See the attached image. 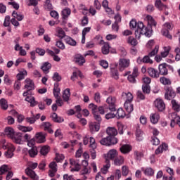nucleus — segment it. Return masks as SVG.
I'll list each match as a JSON object with an SVG mask.
<instances>
[{"label":"nucleus","instance_id":"f257e3e1","mask_svg":"<svg viewBox=\"0 0 180 180\" xmlns=\"http://www.w3.org/2000/svg\"><path fill=\"white\" fill-rule=\"evenodd\" d=\"M129 27L131 29H136V27H137L135 31L136 39H140L141 34L146 37H151V36H153V29H151V27H148L144 26L143 22H139L137 23L136 20H131L129 22Z\"/></svg>","mask_w":180,"mask_h":180},{"label":"nucleus","instance_id":"f03ea898","mask_svg":"<svg viewBox=\"0 0 180 180\" xmlns=\"http://www.w3.org/2000/svg\"><path fill=\"white\" fill-rule=\"evenodd\" d=\"M106 133L108 136L106 138H103L100 141V143L102 146H106L109 147L113 144L112 140H113V127H108L106 130Z\"/></svg>","mask_w":180,"mask_h":180},{"label":"nucleus","instance_id":"7ed1b4c3","mask_svg":"<svg viewBox=\"0 0 180 180\" xmlns=\"http://www.w3.org/2000/svg\"><path fill=\"white\" fill-rule=\"evenodd\" d=\"M110 160H113V149L109 150V152L105 155V165L101 168L102 174H107L108 169L110 168Z\"/></svg>","mask_w":180,"mask_h":180},{"label":"nucleus","instance_id":"20e7f679","mask_svg":"<svg viewBox=\"0 0 180 180\" xmlns=\"http://www.w3.org/2000/svg\"><path fill=\"white\" fill-rule=\"evenodd\" d=\"M115 67H118L119 71H124L126 68L130 67V59L127 58H120L118 63H115Z\"/></svg>","mask_w":180,"mask_h":180},{"label":"nucleus","instance_id":"39448f33","mask_svg":"<svg viewBox=\"0 0 180 180\" xmlns=\"http://www.w3.org/2000/svg\"><path fill=\"white\" fill-rule=\"evenodd\" d=\"M172 27H174V25L166 22L163 25V28L162 30V34L165 36L167 39H172V36L169 34V30H172Z\"/></svg>","mask_w":180,"mask_h":180},{"label":"nucleus","instance_id":"423d86ee","mask_svg":"<svg viewBox=\"0 0 180 180\" xmlns=\"http://www.w3.org/2000/svg\"><path fill=\"white\" fill-rule=\"evenodd\" d=\"M113 158H114V164L120 167V165H122L124 162V158L122 155H117V151L116 150H113Z\"/></svg>","mask_w":180,"mask_h":180},{"label":"nucleus","instance_id":"0eeeda50","mask_svg":"<svg viewBox=\"0 0 180 180\" xmlns=\"http://www.w3.org/2000/svg\"><path fill=\"white\" fill-rule=\"evenodd\" d=\"M165 98L167 101H171V99H174V98L176 96L175 91H174L171 87H165Z\"/></svg>","mask_w":180,"mask_h":180},{"label":"nucleus","instance_id":"6e6552de","mask_svg":"<svg viewBox=\"0 0 180 180\" xmlns=\"http://www.w3.org/2000/svg\"><path fill=\"white\" fill-rule=\"evenodd\" d=\"M155 106L160 112L165 110V103L161 98H157L155 102Z\"/></svg>","mask_w":180,"mask_h":180},{"label":"nucleus","instance_id":"1a4fd4ad","mask_svg":"<svg viewBox=\"0 0 180 180\" xmlns=\"http://www.w3.org/2000/svg\"><path fill=\"white\" fill-rule=\"evenodd\" d=\"M25 86L24 88L27 91H34V82L30 79V78H27L25 80Z\"/></svg>","mask_w":180,"mask_h":180},{"label":"nucleus","instance_id":"9d476101","mask_svg":"<svg viewBox=\"0 0 180 180\" xmlns=\"http://www.w3.org/2000/svg\"><path fill=\"white\" fill-rule=\"evenodd\" d=\"M49 168L51 169V170H49V176L53 178L56 172H57V163L56 162H51L49 164Z\"/></svg>","mask_w":180,"mask_h":180},{"label":"nucleus","instance_id":"9b49d317","mask_svg":"<svg viewBox=\"0 0 180 180\" xmlns=\"http://www.w3.org/2000/svg\"><path fill=\"white\" fill-rule=\"evenodd\" d=\"M25 174L31 177V179L32 180H39V176H37V174H36V172H34V171H33V169H30V167H27L25 169Z\"/></svg>","mask_w":180,"mask_h":180},{"label":"nucleus","instance_id":"f8f14e48","mask_svg":"<svg viewBox=\"0 0 180 180\" xmlns=\"http://www.w3.org/2000/svg\"><path fill=\"white\" fill-rule=\"evenodd\" d=\"M36 143H41L46 142V135L43 132H38L35 135Z\"/></svg>","mask_w":180,"mask_h":180},{"label":"nucleus","instance_id":"ddd939ff","mask_svg":"<svg viewBox=\"0 0 180 180\" xmlns=\"http://www.w3.org/2000/svg\"><path fill=\"white\" fill-rule=\"evenodd\" d=\"M147 72L152 78H158L160 77L158 70L154 69L153 68H148Z\"/></svg>","mask_w":180,"mask_h":180},{"label":"nucleus","instance_id":"4468645a","mask_svg":"<svg viewBox=\"0 0 180 180\" xmlns=\"http://www.w3.org/2000/svg\"><path fill=\"white\" fill-rule=\"evenodd\" d=\"M41 70H42L44 74H49L50 72V70H51V63L44 62L41 66Z\"/></svg>","mask_w":180,"mask_h":180},{"label":"nucleus","instance_id":"2eb2a0df","mask_svg":"<svg viewBox=\"0 0 180 180\" xmlns=\"http://www.w3.org/2000/svg\"><path fill=\"white\" fill-rule=\"evenodd\" d=\"M89 129L91 133H95V131H98V130H100L101 124L96 122H90Z\"/></svg>","mask_w":180,"mask_h":180},{"label":"nucleus","instance_id":"dca6fc26","mask_svg":"<svg viewBox=\"0 0 180 180\" xmlns=\"http://www.w3.org/2000/svg\"><path fill=\"white\" fill-rule=\"evenodd\" d=\"M41 127H43L44 130L45 131H48L50 134H53V133H54V131L51 129V124L49 122H43Z\"/></svg>","mask_w":180,"mask_h":180},{"label":"nucleus","instance_id":"f3484780","mask_svg":"<svg viewBox=\"0 0 180 180\" xmlns=\"http://www.w3.org/2000/svg\"><path fill=\"white\" fill-rule=\"evenodd\" d=\"M15 129L11 127H7L5 128L4 130V134L5 136H7V137H9L10 139H12L15 136Z\"/></svg>","mask_w":180,"mask_h":180},{"label":"nucleus","instance_id":"a211bd4d","mask_svg":"<svg viewBox=\"0 0 180 180\" xmlns=\"http://www.w3.org/2000/svg\"><path fill=\"white\" fill-rule=\"evenodd\" d=\"M115 24H114V30L119 32V23L122 22V15L117 14L114 17Z\"/></svg>","mask_w":180,"mask_h":180},{"label":"nucleus","instance_id":"6ab92c4d","mask_svg":"<svg viewBox=\"0 0 180 180\" xmlns=\"http://www.w3.org/2000/svg\"><path fill=\"white\" fill-rule=\"evenodd\" d=\"M167 150H168V145L167 143H162L155 150V154H162V153L167 151Z\"/></svg>","mask_w":180,"mask_h":180},{"label":"nucleus","instance_id":"aec40b11","mask_svg":"<svg viewBox=\"0 0 180 180\" xmlns=\"http://www.w3.org/2000/svg\"><path fill=\"white\" fill-rule=\"evenodd\" d=\"M115 116L117 119H124L126 117V112L123 108H118L116 113L114 114V117Z\"/></svg>","mask_w":180,"mask_h":180},{"label":"nucleus","instance_id":"412c9836","mask_svg":"<svg viewBox=\"0 0 180 180\" xmlns=\"http://www.w3.org/2000/svg\"><path fill=\"white\" fill-rule=\"evenodd\" d=\"M75 62L79 65H84L85 64V58L82 55H76L75 56Z\"/></svg>","mask_w":180,"mask_h":180},{"label":"nucleus","instance_id":"4be33fe9","mask_svg":"<svg viewBox=\"0 0 180 180\" xmlns=\"http://www.w3.org/2000/svg\"><path fill=\"white\" fill-rule=\"evenodd\" d=\"M11 140H13V141L16 144H20V143H22V134L19 132L14 134Z\"/></svg>","mask_w":180,"mask_h":180},{"label":"nucleus","instance_id":"5701e85b","mask_svg":"<svg viewBox=\"0 0 180 180\" xmlns=\"http://www.w3.org/2000/svg\"><path fill=\"white\" fill-rule=\"evenodd\" d=\"M150 119L151 123L155 124L156 123H158V120H160V114H158V112L151 113Z\"/></svg>","mask_w":180,"mask_h":180},{"label":"nucleus","instance_id":"b1692460","mask_svg":"<svg viewBox=\"0 0 180 180\" xmlns=\"http://www.w3.org/2000/svg\"><path fill=\"white\" fill-rule=\"evenodd\" d=\"M168 75V69L165 64H161L159 65V75Z\"/></svg>","mask_w":180,"mask_h":180},{"label":"nucleus","instance_id":"393cba45","mask_svg":"<svg viewBox=\"0 0 180 180\" xmlns=\"http://www.w3.org/2000/svg\"><path fill=\"white\" fill-rule=\"evenodd\" d=\"M141 169L143 171L144 174L147 175L148 176H153V175H154V169H153L151 167H147L146 169L144 167H141Z\"/></svg>","mask_w":180,"mask_h":180},{"label":"nucleus","instance_id":"a878e982","mask_svg":"<svg viewBox=\"0 0 180 180\" xmlns=\"http://www.w3.org/2000/svg\"><path fill=\"white\" fill-rule=\"evenodd\" d=\"M51 117H52V120H53V122H55L56 123H63V122H64V118L58 117V115L56 112H53L51 115Z\"/></svg>","mask_w":180,"mask_h":180},{"label":"nucleus","instance_id":"bb28decb","mask_svg":"<svg viewBox=\"0 0 180 180\" xmlns=\"http://www.w3.org/2000/svg\"><path fill=\"white\" fill-rule=\"evenodd\" d=\"M39 153V151L37 150V147L33 146L28 150V154L31 158H34L36 155Z\"/></svg>","mask_w":180,"mask_h":180},{"label":"nucleus","instance_id":"cd10ccee","mask_svg":"<svg viewBox=\"0 0 180 180\" xmlns=\"http://www.w3.org/2000/svg\"><path fill=\"white\" fill-rule=\"evenodd\" d=\"M70 96H71V91H70V89L68 88L63 91V101H65V102H68V101H70Z\"/></svg>","mask_w":180,"mask_h":180},{"label":"nucleus","instance_id":"c85d7f7f","mask_svg":"<svg viewBox=\"0 0 180 180\" xmlns=\"http://www.w3.org/2000/svg\"><path fill=\"white\" fill-rule=\"evenodd\" d=\"M58 85H59L58 83H55L54 87L53 89V96H55L56 98H60V91H61V89H60V88L58 87Z\"/></svg>","mask_w":180,"mask_h":180},{"label":"nucleus","instance_id":"c756f323","mask_svg":"<svg viewBox=\"0 0 180 180\" xmlns=\"http://www.w3.org/2000/svg\"><path fill=\"white\" fill-rule=\"evenodd\" d=\"M120 150L123 154H127V153L131 151V146L130 145H123Z\"/></svg>","mask_w":180,"mask_h":180},{"label":"nucleus","instance_id":"7c9ffc66","mask_svg":"<svg viewBox=\"0 0 180 180\" xmlns=\"http://www.w3.org/2000/svg\"><path fill=\"white\" fill-rule=\"evenodd\" d=\"M127 41L128 44H130V46H132L133 47H135V46H137L139 44V42H137V39L134 38L132 36H130L127 38Z\"/></svg>","mask_w":180,"mask_h":180},{"label":"nucleus","instance_id":"2f4dec72","mask_svg":"<svg viewBox=\"0 0 180 180\" xmlns=\"http://www.w3.org/2000/svg\"><path fill=\"white\" fill-rule=\"evenodd\" d=\"M65 41L67 44H69L70 46H77V41L71 38V37H65Z\"/></svg>","mask_w":180,"mask_h":180},{"label":"nucleus","instance_id":"473e14b6","mask_svg":"<svg viewBox=\"0 0 180 180\" xmlns=\"http://www.w3.org/2000/svg\"><path fill=\"white\" fill-rule=\"evenodd\" d=\"M13 151H15V146L8 148V150L5 153L6 158H12L13 157Z\"/></svg>","mask_w":180,"mask_h":180},{"label":"nucleus","instance_id":"72a5a7b5","mask_svg":"<svg viewBox=\"0 0 180 180\" xmlns=\"http://www.w3.org/2000/svg\"><path fill=\"white\" fill-rule=\"evenodd\" d=\"M26 102H29L30 103V106H36L37 105V103H36V100L34 99V97L33 96H27L25 99Z\"/></svg>","mask_w":180,"mask_h":180},{"label":"nucleus","instance_id":"f704fd0d","mask_svg":"<svg viewBox=\"0 0 180 180\" xmlns=\"http://www.w3.org/2000/svg\"><path fill=\"white\" fill-rule=\"evenodd\" d=\"M124 106L127 112V113H131L133 112L134 108H133V104L130 102H125L124 104Z\"/></svg>","mask_w":180,"mask_h":180},{"label":"nucleus","instance_id":"c9c22d12","mask_svg":"<svg viewBox=\"0 0 180 180\" xmlns=\"http://www.w3.org/2000/svg\"><path fill=\"white\" fill-rule=\"evenodd\" d=\"M122 96L123 98H127L125 102H129L131 103L133 101V94L131 93L128 92V93H122Z\"/></svg>","mask_w":180,"mask_h":180},{"label":"nucleus","instance_id":"e433bc0d","mask_svg":"<svg viewBox=\"0 0 180 180\" xmlns=\"http://www.w3.org/2000/svg\"><path fill=\"white\" fill-rule=\"evenodd\" d=\"M71 15V9L66 8L62 11V16L63 19H67Z\"/></svg>","mask_w":180,"mask_h":180},{"label":"nucleus","instance_id":"4c0bfd02","mask_svg":"<svg viewBox=\"0 0 180 180\" xmlns=\"http://www.w3.org/2000/svg\"><path fill=\"white\" fill-rule=\"evenodd\" d=\"M49 151H50V147L47 146H44L41 148L40 154L41 155H47Z\"/></svg>","mask_w":180,"mask_h":180},{"label":"nucleus","instance_id":"58836bf2","mask_svg":"<svg viewBox=\"0 0 180 180\" xmlns=\"http://www.w3.org/2000/svg\"><path fill=\"white\" fill-rule=\"evenodd\" d=\"M12 16H13L14 18L17 19L19 22H21V20H23L25 16L22 14H18V12L13 11L12 13Z\"/></svg>","mask_w":180,"mask_h":180},{"label":"nucleus","instance_id":"ea45409f","mask_svg":"<svg viewBox=\"0 0 180 180\" xmlns=\"http://www.w3.org/2000/svg\"><path fill=\"white\" fill-rule=\"evenodd\" d=\"M0 106L3 110H6L8 109V101L5 98H1L0 100Z\"/></svg>","mask_w":180,"mask_h":180},{"label":"nucleus","instance_id":"a19ab883","mask_svg":"<svg viewBox=\"0 0 180 180\" xmlns=\"http://www.w3.org/2000/svg\"><path fill=\"white\" fill-rule=\"evenodd\" d=\"M155 6H156L159 11H162V9L166 7V6L162 4L161 0H156L155 2Z\"/></svg>","mask_w":180,"mask_h":180},{"label":"nucleus","instance_id":"79ce46f5","mask_svg":"<svg viewBox=\"0 0 180 180\" xmlns=\"http://www.w3.org/2000/svg\"><path fill=\"white\" fill-rule=\"evenodd\" d=\"M143 135H144V133H143L141 129H136V140L138 141H142L143 139Z\"/></svg>","mask_w":180,"mask_h":180},{"label":"nucleus","instance_id":"37998d69","mask_svg":"<svg viewBox=\"0 0 180 180\" xmlns=\"http://www.w3.org/2000/svg\"><path fill=\"white\" fill-rule=\"evenodd\" d=\"M8 166L6 165H4L0 167V180H2V175H4L5 172H8Z\"/></svg>","mask_w":180,"mask_h":180},{"label":"nucleus","instance_id":"c03bdc74","mask_svg":"<svg viewBox=\"0 0 180 180\" xmlns=\"http://www.w3.org/2000/svg\"><path fill=\"white\" fill-rule=\"evenodd\" d=\"M110 49V46H109V44H105V45L103 46L102 47V53L103 54H109V50Z\"/></svg>","mask_w":180,"mask_h":180},{"label":"nucleus","instance_id":"a18cd8bd","mask_svg":"<svg viewBox=\"0 0 180 180\" xmlns=\"http://www.w3.org/2000/svg\"><path fill=\"white\" fill-rule=\"evenodd\" d=\"M160 82L163 85H171V80H169V79L166 78L165 77H160Z\"/></svg>","mask_w":180,"mask_h":180},{"label":"nucleus","instance_id":"49530a36","mask_svg":"<svg viewBox=\"0 0 180 180\" xmlns=\"http://www.w3.org/2000/svg\"><path fill=\"white\" fill-rule=\"evenodd\" d=\"M70 162L72 165L75 166V171H79L81 166L79 165V164H78V162H77V161H75L74 159H70Z\"/></svg>","mask_w":180,"mask_h":180},{"label":"nucleus","instance_id":"de8ad7c7","mask_svg":"<svg viewBox=\"0 0 180 180\" xmlns=\"http://www.w3.org/2000/svg\"><path fill=\"white\" fill-rule=\"evenodd\" d=\"M98 105L94 104V103H90L89 105V109H91V112L94 114L95 113H98Z\"/></svg>","mask_w":180,"mask_h":180},{"label":"nucleus","instance_id":"09e8293b","mask_svg":"<svg viewBox=\"0 0 180 180\" xmlns=\"http://www.w3.org/2000/svg\"><path fill=\"white\" fill-rule=\"evenodd\" d=\"M11 16L6 15L5 17L4 22L3 24L4 27H8V26H11Z\"/></svg>","mask_w":180,"mask_h":180},{"label":"nucleus","instance_id":"8fccbe9b","mask_svg":"<svg viewBox=\"0 0 180 180\" xmlns=\"http://www.w3.org/2000/svg\"><path fill=\"white\" fill-rule=\"evenodd\" d=\"M19 130H20V131H23L24 133H26L27 131H32V130H33V127L20 126L19 127Z\"/></svg>","mask_w":180,"mask_h":180},{"label":"nucleus","instance_id":"3c124183","mask_svg":"<svg viewBox=\"0 0 180 180\" xmlns=\"http://www.w3.org/2000/svg\"><path fill=\"white\" fill-rule=\"evenodd\" d=\"M107 103L109 105L110 110H113V97L110 96L106 100Z\"/></svg>","mask_w":180,"mask_h":180},{"label":"nucleus","instance_id":"603ef678","mask_svg":"<svg viewBox=\"0 0 180 180\" xmlns=\"http://www.w3.org/2000/svg\"><path fill=\"white\" fill-rule=\"evenodd\" d=\"M65 37H67V35H65V32H64V30H63V29L58 30V37L59 39H64V40H65Z\"/></svg>","mask_w":180,"mask_h":180},{"label":"nucleus","instance_id":"864d4df0","mask_svg":"<svg viewBox=\"0 0 180 180\" xmlns=\"http://www.w3.org/2000/svg\"><path fill=\"white\" fill-rule=\"evenodd\" d=\"M45 9H47V11H53V4H51V1H50V0L46 1Z\"/></svg>","mask_w":180,"mask_h":180},{"label":"nucleus","instance_id":"5fc2aeb1","mask_svg":"<svg viewBox=\"0 0 180 180\" xmlns=\"http://www.w3.org/2000/svg\"><path fill=\"white\" fill-rule=\"evenodd\" d=\"M172 108L174 110H176V112H179V105H178V103H176V101L172 100Z\"/></svg>","mask_w":180,"mask_h":180},{"label":"nucleus","instance_id":"6e6d98bb","mask_svg":"<svg viewBox=\"0 0 180 180\" xmlns=\"http://www.w3.org/2000/svg\"><path fill=\"white\" fill-rule=\"evenodd\" d=\"M150 56H145L143 58V63H146V64H153V60H151L150 58Z\"/></svg>","mask_w":180,"mask_h":180},{"label":"nucleus","instance_id":"4d7b16f0","mask_svg":"<svg viewBox=\"0 0 180 180\" xmlns=\"http://www.w3.org/2000/svg\"><path fill=\"white\" fill-rule=\"evenodd\" d=\"M160 47L158 46V45H156L155 46V49L149 53L148 56L149 57H154V56H155V54H157L158 53V50H159Z\"/></svg>","mask_w":180,"mask_h":180},{"label":"nucleus","instance_id":"13d9d810","mask_svg":"<svg viewBox=\"0 0 180 180\" xmlns=\"http://www.w3.org/2000/svg\"><path fill=\"white\" fill-rule=\"evenodd\" d=\"M53 80L55 81L57 84L61 81V77L58 74V72H55L53 76Z\"/></svg>","mask_w":180,"mask_h":180},{"label":"nucleus","instance_id":"bf43d9fd","mask_svg":"<svg viewBox=\"0 0 180 180\" xmlns=\"http://www.w3.org/2000/svg\"><path fill=\"white\" fill-rule=\"evenodd\" d=\"M25 75H27V72L25 70V72H20L17 75L18 81H22V79H25Z\"/></svg>","mask_w":180,"mask_h":180},{"label":"nucleus","instance_id":"052dcab7","mask_svg":"<svg viewBox=\"0 0 180 180\" xmlns=\"http://www.w3.org/2000/svg\"><path fill=\"white\" fill-rule=\"evenodd\" d=\"M148 24L150 25V26H154L155 27V26H157V22H155V20H154V18H153V17L148 16Z\"/></svg>","mask_w":180,"mask_h":180},{"label":"nucleus","instance_id":"680f3d73","mask_svg":"<svg viewBox=\"0 0 180 180\" xmlns=\"http://www.w3.org/2000/svg\"><path fill=\"white\" fill-rule=\"evenodd\" d=\"M122 172L123 176H127L129 175V167L127 166H122Z\"/></svg>","mask_w":180,"mask_h":180},{"label":"nucleus","instance_id":"e2e57ef3","mask_svg":"<svg viewBox=\"0 0 180 180\" xmlns=\"http://www.w3.org/2000/svg\"><path fill=\"white\" fill-rule=\"evenodd\" d=\"M90 147L91 148H92L93 150H95L96 148V143L95 141V139H94V137H90Z\"/></svg>","mask_w":180,"mask_h":180},{"label":"nucleus","instance_id":"0e129e2a","mask_svg":"<svg viewBox=\"0 0 180 180\" xmlns=\"http://www.w3.org/2000/svg\"><path fill=\"white\" fill-rule=\"evenodd\" d=\"M117 127L118 129L120 134H123V129H124V126H123V124H122L121 122H117Z\"/></svg>","mask_w":180,"mask_h":180},{"label":"nucleus","instance_id":"69168bd1","mask_svg":"<svg viewBox=\"0 0 180 180\" xmlns=\"http://www.w3.org/2000/svg\"><path fill=\"white\" fill-rule=\"evenodd\" d=\"M151 143L153 146H158L160 144V139L157 136H152Z\"/></svg>","mask_w":180,"mask_h":180},{"label":"nucleus","instance_id":"338daca9","mask_svg":"<svg viewBox=\"0 0 180 180\" xmlns=\"http://www.w3.org/2000/svg\"><path fill=\"white\" fill-rule=\"evenodd\" d=\"M142 90L143 94H150V86L147 84H143L142 86Z\"/></svg>","mask_w":180,"mask_h":180},{"label":"nucleus","instance_id":"774afa93","mask_svg":"<svg viewBox=\"0 0 180 180\" xmlns=\"http://www.w3.org/2000/svg\"><path fill=\"white\" fill-rule=\"evenodd\" d=\"M174 51L176 53L175 60H176V61H179V60H180V49L176 48Z\"/></svg>","mask_w":180,"mask_h":180}]
</instances>
